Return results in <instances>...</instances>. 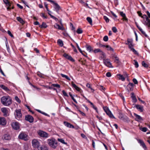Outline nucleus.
I'll list each match as a JSON object with an SVG mask.
<instances>
[{
    "instance_id": "obj_1",
    "label": "nucleus",
    "mask_w": 150,
    "mask_h": 150,
    "mask_svg": "<svg viewBox=\"0 0 150 150\" xmlns=\"http://www.w3.org/2000/svg\"><path fill=\"white\" fill-rule=\"evenodd\" d=\"M1 103L4 105L8 106L12 103V100L8 96H4L1 98Z\"/></svg>"
},
{
    "instance_id": "obj_2",
    "label": "nucleus",
    "mask_w": 150,
    "mask_h": 150,
    "mask_svg": "<svg viewBox=\"0 0 150 150\" xmlns=\"http://www.w3.org/2000/svg\"><path fill=\"white\" fill-rule=\"evenodd\" d=\"M47 141L48 144L50 147L55 149L57 146V141L54 138H51L48 139Z\"/></svg>"
},
{
    "instance_id": "obj_3",
    "label": "nucleus",
    "mask_w": 150,
    "mask_h": 150,
    "mask_svg": "<svg viewBox=\"0 0 150 150\" xmlns=\"http://www.w3.org/2000/svg\"><path fill=\"white\" fill-rule=\"evenodd\" d=\"M1 110L4 117H7L9 115V109L8 108H1Z\"/></svg>"
},
{
    "instance_id": "obj_4",
    "label": "nucleus",
    "mask_w": 150,
    "mask_h": 150,
    "mask_svg": "<svg viewBox=\"0 0 150 150\" xmlns=\"http://www.w3.org/2000/svg\"><path fill=\"white\" fill-rule=\"evenodd\" d=\"M12 128L16 130H18L20 129V125L18 122H12L11 124Z\"/></svg>"
},
{
    "instance_id": "obj_5",
    "label": "nucleus",
    "mask_w": 150,
    "mask_h": 150,
    "mask_svg": "<svg viewBox=\"0 0 150 150\" xmlns=\"http://www.w3.org/2000/svg\"><path fill=\"white\" fill-rule=\"evenodd\" d=\"M38 132L39 135L41 137L47 138L49 137V134L45 132L39 130Z\"/></svg>"
},
{
    "instance_id": "obj_6",
    "label": "nucleus",
    "mask_w": 150,
    "mask_h": 150,
    "mask_svg": "<svg viewBox=\"0 0 150 150\" xmlns=\"http://www.w3.org/2000/svg\"><path fill=\"white\" fill-rule=\"evenodd\" d=\"M18 137L19 139L25 141H27L28 139V136L27 135L23 132L21 133L19 135Z\"/></svg>"
},
{
    "instance_id": "obj_7",
    "label": "nucleus",
    "mask_w": 150,
    "mask_h": 150,
    "mask_svg": "<svg viewBox=\"0 0 150 150\" xmlns=\"http://www.w3.org/2000/svg\"><path fill=\"white\" fill-rule=\"evenodd\" d=\"M32 146L34 148H38L40 146V143L36 139H33L32 142Z\"/></svg>"
},
{
    "instance_id": "obj_8",
    "label": "nucleus",
    "mask_w": 150,
    "mask_h": 150,
    "mask_svg": "<svg viewBox=\"0 0 150 150\" xmlns=\"http://www.w3.org/2000/svg\"><path fill=\"white\" fill-rule=\"evenodd\" d=\"M104 109L105 112H106V114L109 116L110 117L115 118L111 111L109 110L108 108L107 107H105L104 108Z\"/></svg>"
},
{
    "instance_id": "obj_9",
    "label": "nucleus",
    "mask_w": 150,
    "mask_h": 150,
    "mask_svg": "<svg viewBox=\"0 0 150 150\" xmlns=\"http://www.w3.org/2000/svg\"><path fill=\"white\" fill-rule=\"evenodd\" d=\"M15 117L18 120H19L21 118L22 114L20 110H16Z\"/></svg>"
},
{
    "instance_id": "obj_10",
    "label": "nucleus",
    "mask_w": 150,
    "mask_h": 150,
    "mask_svg": "<svg viewBox=\"0 0 150 150\" xmlns=\"http://www.w3.org/2000/svg\"><path fill=\"white\" fill-rule=\"evenodd\" d=\"M117 76L119 79L122 81H125V78L128 77V75L127 74H125L124 76L120 74H117Z\"/></svg>"
},
{
    "instance_id": "obj_11",
    "label": "nucleus",
    "mask_w": 150,
    "mask_h": 150,
    "mask_svg": "<svg viewBox=\"0 0 150 150\" xmlns=\"http://www.w3.org/2000/svg\"><path fill=\"white\" fill-rule=\"evenodd\" d=\"M103 62L107 66L109 67H112V66L110 62V60L109 59H103Z\"/></svg>"
},
{
    "instance_id": "obj_12",
    "label": "nucleus",
    "mask_w": 150,
    "mask_h": 150,
    "mask_svg": "<svg viewBox=\"0 0 150 150\" xmlns=\"http://www.w3.org/2000/svg\"><path fill=\"white\" fill-rule=\"evenodd\" d=\"M25 119L26 120L28 121L30 123L32 122L34 120L33 117L30 115H26L25 117Z\"/></svg>"
},
{
    "instance_id": "obj_13",
    "label": "nucleus",
    "mask_w": 150,
    "mask_h": 150,
    "mask_svg": "<svg viewBox=\"0 0 150 150\" xmlns=\"http://www.w3.org/2000/svg\"><path fill=\"white\" fill-rule=\"evenodd\" d=\"M6 124V121L5 118L4 117H0V125L4 126Z\"/></svg>"
},
{
    "instance_id": "obj_14",
    "label": "nucleus",
    "mask_w": 150,
    "mask_h": 150,
    "mask_svg": "<svg viewBox=\"0 0 150 150\" xmlns=\"http://www.w3.org/2000/svg\"><path fill=\"white\" fill-rule=\"evenodd\" d=\"M134 85L132 83H129L127 85V90L128 91H132L133 89V86Z\"/></svg>"
},
{
    "instance_id": "obj_15",
    "label": "nucleus",
    "mask_w": 150,
    "mask_h": 150,
    "mask_svg": "<svg viewBox=\"0 0 150 150\" xmlns=\"http://www.w3.org/2000/svg\"><path fill=\"white\" fill-rule=\"evenodd\" d=\"M54 5L55 10L57 13H58L59 11L61 9V7L57 3H54Z\"/></svg>"
},
{
    "instance_id": "obj_16",
    "label": "nucleus",
    "mask_w": 150,
    "mask_h": 150,
    "mask_svg": "<svg viewBox=\"0 0 150 150\" xmlns=\"http://www.w3.org/2000/svg\"><path fill=\"white\" fill-rule=\"evenodd\" d=\"M54 27L56 29L59 30H64V28L63 27V25L60 26L59 24L57 23H56L54 25Z\"/></svg>"
},
{
    "instance_id": "obj_17",
    "label": "nucleus",
    "mask_w": 150,
    "mask_h": 150,
    "mask_svg": "<svg viewBox=\"0 0 150 150\" xmlns=\"http://www.w3.org/2000/svg\"><path fill=\"white\" fill-rule=\"evenodd\" d=\"M134 115L136 117L135 120L136 121H141L143 120L142 118L140 116L137 114L135 113H134Z\"/></svg>"
},
{
    "instance_id": "obj_18",
    "label": "nucleus",
    "mask_w": 150,
    "mask_h": 150,
    "mask_svg": "<svg viewBox=\"0 0 150 150\" xmlns=\"http://www.w3.org/2000/svg\"><path fill=\"white\" fill-rule=\"evenodd\" d=\"M136 108L140 112H142L143 111V106L139 105H137L135 106Z\"/></svg>"
},
{
    "instance_id": "obj_19",
    "label": "nucleus",
    "mask_w": 150,
    "mask_h": 150,
    "mask_svg": "<svg viewBox=\"0 0 150 150\" xmlns=\"http://www.w3.org/2000/svg\"><path fill=\"white\" fill-rule=\"evenodd\" d=\"M138 142L140 144L141 146L145 149L146 150V147L144 142L141 139H139L138 140Z\"/></svg>"
},
{
    "instance_id": "obj_20",
    "label": "nucleus",
    "mask_w": 150,
    "mask_h": 150,
    "mask_svg": "<svg viewBox=\"0 0 150 150\" xmlns=\"http://www.w3.org/2000/svg\"><path fill=\"white\" fill-rule=\"evenodd\" d=\"M63 56L66 59H67L70 61H71L72 62L74 61V60L73 59V58L71 57L69 55L66 54H64L63 55Z\"/></svg>"
},
{
    "instance_id": "obj_21",
    "label": "nucleus",
    "mask_w": 150,
    "mask_h": 150,
    "mask_svg": "<svg viewBox=\"0 0 150 150\" xmlns=\"http://www.w3.org/2000/svg\"><path fill=\"white\" fill-rule=\"evenodd\" d=\"M135 24L137 28L139 29L140 31H141L143 35H144L146 37H147V35L145 33L143 30L138 25L137 23L136 22Z\"/></svg>"
},
{
    "instance_id": "obj_22",
    "label": "nucleus",
    "mask_w": 150,
    "mask_h": 150,
    "mask_svg": "<svg viewBox=\"0 0 150 150\" xmlns=\"http://www.w3.org/2000/svg\"><path fill=\"white\" fill-rule=\"evenodd\" d=\"M64 124L67 127L72 128H74V126L73 125L69 123L64 121Z\"/></svg>"
},
{
    "instance_id": "obj_23",
    "label": "nucleus",
    "mask_w": 150,
    "mask_h": 150,
    "mask_svg": "<svg viewBox=\"0 0 150 150\" xmlns=\"http://www.w3.org/2000/svg\"><path fill=\"white\" fill-rule=\"evenodd\" d=\"M0 87L6 92H8L10 91V90L7 87L4 85L0 84Z\"/></svg>"
},
{
    "instance_id": "obj_24",
    "label": "nucleus",
    "mask_w": 150,
    "mask_h": 150,
    "mask_svg": "<svg viewBox=\"0 0 150 150\" xmlns=\"http://www.w3.org/2000/svg\"><path fill=\"white\" fill-rule=\"evenodd\" d=\"M71 85L73 88H74L77 91H79L81 90V89L74 84L73 82H71Z\"/></svg>"
},
{
    "instance_id": "obj_25",
    "label": "nucleus",
    "mask_w": 150,
    "mask_h": 150,
    "mask_svg": "<svg viewBox=\"0 0 150 150\" xmlns=\"http://www.w3.org/2000/svg\"><path fill=\"white\" fill-rule=\"evenodd\" d=\"M86 47L87 50L89 52L93 51V49L91 46L87 45Z\"/></svg>"
},
{
    "instance_id": "obj_26",
    "label": "nucleus",
    "mask_w": 150,
    "mask_h": 150,
    "mask_svg": "<svg viewBox=\"0 0 150 150\" xmlns=\"http://www.w3.org/2000/svg\"><path fill=\"white\" fill-rule=\"evenodd\" d=\"M120 14L121 16L123 17V19L126 21H127V19L126 17L125 14L122 11L121 12H120Z\"/></svg>"
},
{
    "instance_id": "obj_27",
    "label": "nucleus",
    "mask_w": 150,
    "mask_h": 150,
    "mask_svg": "<svg viewBox=\"0 0 150 150\" xmlns=\"http://www.w3.org/2000/svg\"><path fill=\"white\" fill-rule=\"evenodd\" d=\"M38 150H48V148L46 146H42L39 148Z\"/></svg>"
},
{
    "instance_id": "obj_28",
    "label": "nucleus",
    "mask_w": 150,
    "mask_h": 150,
    "mask_svg": "<svg viewBox=\"0 0 150 150\" xmlns=\"http://www.w3.org/2000/svg\"><path fill=\"white\" fill-rule=\"evenodd\" d=\"M4 139L6 140H9L11 139L10 136L8 134H6L4 135Z\"/></svg>"
},
{
    "instance_id": "obj_29",
    "label": "nucleus",
    "mask_w": 150,
    "mask_h": 150,
    "mask_svg": "<svg viewBox=\"0 0 150 150\" xmlns=\"http://www.w3.org/2000/svg\"><path fill=\"white\" fill-rule=\"evenodd\" d=\"M17 21L20 22L22 24H23L24 23V21L20 17H17Z\"/></svg>"
},
{
    "instance_id": "obj_30",
    "label": "nucleus",
    "mask_w": 150,
    "mask_h": 150,
    "mask_svg": "<svg viewBox=\"0 0 150 150\" xmlns=\"http://www.w3.org/2000/svg\"><path fill=\"white\" fill-rule=\"evenodd\" d=\"M144 24L145 25L148 26V27L150 25V20L149 19H147L145 23H144Z\"/></svg>"
},
{
    "instance_id": "obj_31",
    "label": "nucleus",
    "mask_w": 150,
    "mask_h": 150,
    "mask_svg": "<svg viewBox=\"0 0 150 150\" xmlns=\"http://www.w3.org/2000/svg\"><path fill=\"white\" fill-rule=\"evenodd\" d=\"M39 27L41 28H46L47 27V25L45 23L43 22L42 25H39Z\"/></svg>"
},
{
    "instance_id": "obj_32",
    "label": "nucleus",
    "mask_w": 150,
    "mask_h": 150,
    "mask_svg": "<svg viewBox=\"0 0 150 150\" xmlns=\"http://www.w3.org/2000/svg\"><path fill=\"white\" fill-rule=\"evenodd\" d=\"M57 43L61 47H62L63 45V42L62 40L60 39H59L58 40Z\"/></svg>"
},
{
    "instance_id": "obj_33",
    "label": "nucleus",
    "mask_w": 150,
    "mask_h": 150,
    "mask_svg": "<svg viewBox=\"0 0 150 150\" xmlns=\"http://www.w3.org/2000/svg\"><path fill=\"white\" fill-rule=\"evenodd\" d=\"M61 76L62 77L65 78L66 79H67V80H68L69 81H70L71 80L70 79L69 77L68 76H67L66 75L64 74H61Z\"/></svg>"
},
{
    "instance_id": "obj_34",
    "label": "nucleus",
    "mask_w": 150,
    "mask_h": 150,
    "mask_svg": "<svg viewBox=\"0 0 150 150\" xmlns=\"http://www.w3.org/2000/svg\"><path fill=\"white\" fill-rule=\"evenodd\" d=\"M113 59H115L114 61L115 62L117 63H118L119 62V59L116 56H114L113 57Z\"/></svg>"
},
{
    "instance_id": "obj_35",
    "label": "nucleus",
    "mask_w": 150,
    "mask_h": 150,
    "mask_svg": "<svg viewBox=\"0 0 150 150\" xmlns=\"http://www.w3.org/2000/svg\"><path fill=\"white\" fill-rule=\"evenodd\" d=\"M86 20L88 22L91 24H92V20L91 18L89 17H87Z\"/></svg>"
},
{
    "instance_id": "obj_36",
    "label": "nucleus",
    "mask_w": 150,
    "mask_h": 150,
    "mask_svg": "<svg viewBox=\"0 0 150 150\" xmlns=\"http://www.w3.org/2000/svg\"><path fill=\"white\" fill-rule=\"evenodd\" d=\"M49 14L51 18L54 19L56 21H59V20L57 18H56L53 16L51 14H50L49 13Z\"/></svg>"
},
{
    "instance_id": "obj_37",
    "label": "nucleus",
    "mask_w": 150,
    "mask_h": 150,
    "mask_svg": "<svg viewBox=\"0 0 150 150\" xmlns=\"http://www.w3.org/2000/svg\"><path fill=\"white\" fill-rule=\"evenodd\" d=\"M105 47L107 48L108 50H111L112 51H114L113 49L111 47L108 45H106Z\"/></svg>"
},
{
    "instance_id": "obj_38",
    "label": "nucleus",
    "mask_w": 150,
    "mask_h": 150,
    "mask_svg": "<svg viewBox=\"0 0 150 150\" xmlns=\"http://www.w3.org/2000/svg\"><path fill=\"white\" fill-rule=\"evenodd\" d=\"M52 86L53 87H56L59 88L60 87V86L59 84H52Z\"/></svg>"
},
{
    "instance_id": "obj_39",
    "label": "nucleus",
    "mask_w": 150,
    "mask_h": 150,
    "mask_svg": "<svg viewBox=\"0 0 150 150\" xmlns=\"http://www.w3.org/2000/svg\"><path fill=\"white\" fill-rule=\"evenodd\" d=\"M4 2L7 5V6H10L11 4V3L8 1V0H3Z\"/></svg>"
},
{
    "instance_id": "obj_40",
    "label": "nucleus",
    "mask_w": 150,
    "mask_h": 150,
    "mask_svg": "<svg viewBox=\"0 0 150 150\" xmlns=\"http://www.w3.org/2000/svg\"><path fill=\"white\" fill-rule=\"evenodd\" d=\"M128 43H126V44L128 45V44H131L133 43V40L132 39H127Z\"/></svg>"
},
{
    "instance_id": "obj_41",
    "label": "nucleus",
    "mask_w": 150,
    "mask_h": 150,
    "mask_svg": "<svg viewBox=\"0 0 150 150\" xmlns=\"http://www.w3.org/2000/svg\"><path fill=\"white\" fill-rule=\"evenodd\" d=\"M76 32L78 34H81L83 32V31L82 29L80 28H79L76 31Z\"/></svg>"
},
{
    "instance_id": "obj_42",
    "label": "nucleus",
    "mask_w": 150,
    "mask_h": 150,
    "mask_svg": "<svg viewBox=\"0 0 150 150\" xmlns=\"http://www.w3.org/2000/svg\"><path fill=\"white\" fill-rule=\"evenodd\" d=\"M142 66L144 67H148V65L146 64L144 61L142 62Z\"/></svg>"
},
{
    "instance_id": "obj_43",
    "label": "nucleus",
    "mask_w": 150,
    "mask_h": 150,
    "mask_svg": "<svg viewBox=\"0 0 150 150\" xmlns=\"http://www.w3.org/2000/svg\"><path fill=\"white\" fill-rule=\"evenodd\" d=\"M69 96L71 97L72 99L73 100V101L76 103H77V102L76 100L74 99V97L72 96V95L70 93H69Z\"/></svg>"
},
{
    "instance_id": "obj_44",
    "label": "nucleus",
    "mask_w": 150,
    "mask_h": 150,
    "mask_svg": "<svg viewBox=\"0 0 150 150\" xmlns=\"http://www.w3.org/2000/svg\"><path fill=\"white\" fill-rule=\"evenodd\" d=\"M58 141L60 142H61L63 144H65L66 143L65 142L64 140L62 139H58Z\"/></svg>"
},
{
    "instance_id": "obj_45",
    "label": "nucleus",
    "mask_w": 150,
    "mask_h": 150,
    "mask_svg": "<svg viewBox=\"0 0 150 150\" xmlns=\"http://www.w3.org/2000/svg\"><path fill=\"white\" fill-rule=\"evenodd\" d=\"M134 65H135V67L136 68L138 67H139V65L138 62L135 60H134Z\"/></svg>"
},
{
    "instance_id": "obj_46",
    "label": "nucleus",
    "mask_w": 150,
    "mask_h": 150,
    "mask_svg": "<svg viewBox=\"0 0 150 150\" xmlns=\"http://www.w3.org/2000/svg\"><path fill=\"white\" fill-rule=\"evenodd\" d=\"M8 42H7V40H6V47L7 48V50L9 52V51L10 50V48H9V46L8 45Z\"/></svg>"
},
{
    "instance_id": "obj_47",
    "label": "nucleus",
    "mask_w": 150,
    "mask_h": 150,
    "mask_svg": "<svg viewBox=\"0 0 150 150\" xmlns=\"http://www.w3.org/2000/svg\"><path fill=\"white\" fill-rule=\"evenodd\" d=\"M86 86L88 87V88H90L91 89V90L92 91V92H93L94 91V90L91 87V86L90 84L89 83H87L86 85Z\"/></svg>"
},
{
    "instance_id": "obj_48",
    "label": "nucleus",
    "mask_w": 150,
    "mask_h": 150,
    "mask_svg": "<svg viewBox=\"0 0 150 150\" xmlns=\"http://www.w3.org/2000/svg\"><path fill=\"white\" fill-rule=\"evenodd\" d=\"M130 50H131L135 54L137 55L138 54V53L133 48H132Z\"/></svg>"
},
{
    "instance_id": "obj_49",
    "label": "nucleus",
    "mask_w": 150,
    "mask_h": 150,
    "mask_svg": "<svg viewBox=\"0 0 150 150\" xmlns=\"http://www.w3.org/2000/svg\"><path fill=\"white\" fill-rule=\"evenodd\" d=\"M97 45H98V46L100 47H106V45H102L100 43H97Z\"/></svg>"
},
{
    "instance_id": "obj_50",
    "label": "nucleus",
    "mask_w": 150,
    "mask_h": 150,
    "mask_svg": "<svg viewBox=\"0 0 150 150\" xmlns=\"http://www.w3.org/2000/svg\"><path fill=\"white\" fill-rule=\"evenodd\" d=\"M112 30L113 32L115 33H116L117 31L116 28L115 27H113L112 28Z\"/></svg>"
},
{
    "instance_id": "obj_51",
    "label": "nucleus",
    "mask_w": 150,
    "mask_h": 150,
    "mask_svg": "<svg viewBox=\"0 0 150 150\" xmlns=\"http://www.w3.org/2000/svg\"><path fill=\"white\" fill-rule=\"evenodd\" d=\"M140 129L142 131L145 132L147 131V129L146 127H144L142 128L141 129Z\"/></svg>"
},
{
    "instance_id": "obj_52",
    "label": "nucleus",
    "mask_w": 150,
    "mask_h": 150,
    "mask_svg": "<svg viewBox=\"0 0 150 150\" xmlns=\"http://www.w3.org/2000/svg\"><path fill=\"white\" fill-rule=\"evenodd\" d=\"M103 18L107 23H108L109 22V19L106 16H104Z\"/></svg>"
},
{
    "instance_id": "obj_53",
    "label": "nucleus",
    "mask_w": 150,
    "mask_h": 150,
    "mask_svg": "<svg viewBox=\"0 0 150 150\" xmlns=\"http://www.w3.org/2000/svg\"><path fill=\"white\" fill-rule=\"evenodd\" d=\"M108 37L107 36H105L103 38V40L106 42L108 41Z\"/></svg>"
},
{
    "instance_id": "obj_54",
    "label": "nucleus",
    "mask_w": 150,
    "mask_h": 150,
    "mask_svg": "<svg viewBox=\"0 0 150 150\" xmlns=\"http://www.w3.org/2000/svg\"><path fill=\"white\" fill-rule=\"evenodd\" d=\"M100 50L99 49H96L93 51V52L95 53H96L99 52H100Z\"/></svg>"
},
{
    "instance_id": "obj_55",
    "label": "nucleus",
    "mask_w": 150,
    "mask_h": 150,
    "mask_svg": "<svg viewBox=\"0 0 150 150\" xmlns=\"http://www.w3.org/2000/svg\"><path fill=\"white\" fill-rule=\"evenodd\" d=\"M15 100L19 103H20L21 101L19 99L18 97L17 96H15Z\"/></svg>"
},
{
    "instance_id": "obj_56",
    "label": "nucleus",
    "mask_w": 150,
    "mask_h": 150,
    "mask_svg": "<svg viewBox=\"0 0 150 150\" xmlns=\"http://www.w3.org/2000/svg\"><path fill=\"white\" fill-rule=\"evenodd\" d=\"M132 101L133 103H135L137 101V100L136 97H134L132 98Z\"/></svg>"
},
{
    "instance_id": "obj_57",
    "label": "nucleus",
    "mask_w": 150,
    "mask_h": 150,
    "mask_svg": "<svg viewBox=\"0 0 150 150\" xmlns=\"http://www.w3.org/2000/svg\"><path fill=\"white\" fill-rule=\"evenodd\" d=\"M133 81L134 83L135 84H137L138 83V81L137 80V79L135 78L133 79Z\"/></svg>"
},
{
    "instance_id": "obj_58",
    "label": "nucleus",
    "mask_w": 150,
    "mask_h": 150,
    "mask_svg": "<svg viewBox=\"0 0 150 150\" xmlns=\"http://www.w3.org/2000/svg\"><path fill=\"white\" fill-rule=\"evenodd\" d=\"M142 18L144 19H146V20H147V19L149 18L146 15H144L143 16H142Z\"/></svg>"
},
{
    "instance_id": "obj_59",
    "label": "nucleus",
    "mask_w": 150,
    "mask_h": 150,
    "mask_svg": "<svg viewBox=\"0 0 150 150\" xmlns=\"http://www.w3.org/2000/svg\"><path fill=\"white\" fill-rule=\"evenodd\" d=\"M76 44V46H77V47L78 49L79 50V51L82 54H83V53H82V50H81V49L80 48V47H79L78 45V44L77 43Z\"/></svg>"
},
{
    "instance_id": "obj_60",
    "label": "nucleus",
    "mask_w": 150,
    "mask_h": 150,
    "mask_svg": "<svg viewBox=\"0 0 150 150\" xmlns=\"http://www.w3.org/2000/svg\"><path fill=\"white\" fill-rule=\"evenodd\" d=\"M128 45H129V49H130V50L133 48V45L132 44H128Z\"/></svg>"
},
{
    "instance_id": "obj_61",
    "label": "nucleus",
    "mask_w": 150,
    "mask_h": 150,
    "mask_svg": "<svg viewBox=\"0 0 150 150\" xmlns=\"http://www.w3.org/2000/svg\"><path fill=\"white\" fill-rule=\"evenodd\" d=\"M8 33V35H10L11 37H13V35L11 34V32L9 30H8L7 31Z\"/></svg>"
},
{
    "instance_id": "obj_62",
    "label": "nucleus",
    "mask_w": 150,
    "mask_h": 150,
    "mask_svg": "<svg viewBox=\"0 0 150 150\" xmlns=\"http://www.w3.org/2000/svg\"><path fill=\"white\" fill-rule=\"evenodd\" d=\"M106 76L108 77H110L111 76V73L109 72H108L106 74Z\"/></svg>"
},
{
    "instance_id": "obj_63",
    "label": "nucleus",
    "mask_w": 150,
    "mask_h": 150,
    "mask_svg": "<svg viewBox=\"0 0 150 150\" xmlns=\"http://www.w3.org/2000/svg\"><path fill=\"white\" fill-rule=\"evenodd\" d=\"M63 94L65 96H68L67 94V93L64 90H63L62 91Z\"/></svg>"
},
{
    "instance_id": "obj_64",
    "label": "nucleus",
    "mask_w": 150,
    "mask_h": 150,
    "mask_svg": "<svg viewBox=\"0 0 150 150\" xmlns=\"http://www.w3.org/2000/svg\"><path fill=\"white\" fill-rule=\"evenodd\" d=\"M17 6L18 7H19L21 9H22L23 8V7L19 4H17Z\"/></svg>"
}]
</instances>
